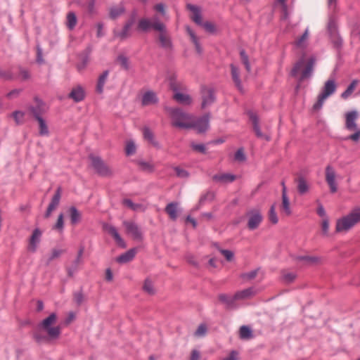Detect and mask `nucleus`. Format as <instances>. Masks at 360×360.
Wrapping results in <instances>:
<instances>
[{
    "label": "nucleus",
    "mask_w": 360,
    "mask_h": 360,
    "mask_svg": "<svg viewBox=\"0 0 360 360\" xmlns=\"http://www.w3.org/2000/svg\"><path fill=\"white\" fill-rule=\"evenodd\" d=\"M207 333V327L204 324L200 325L197 330L195 332V336L196 337H202L205 335Z\"/></svg>",
    "instance_id": "obj_53"
},
{
    "label": "nucleus",
    "mask_w": 360,
    "mask_h": 360,
    "mask_svg": "<svg viewBox=\"0 0 360 360\" xmlns=\"http://www.w3.org/2000/svg\"><path fill=\"white\" fill-rule=\"evenodd\" d=\"M359 117V114L356 110H352L345 114V128L350 131L357 130L358 127L356 120Z\"/></svg>",
    "instance_id": "obj_12"
},
{
    "label": "nucleus",
    "mask_w": 360,
    "mask_h": 360,
    "mask_svg": "<svg viewBox=\"0 0 360 360\" xmlns=\"http://www.w3.org/2000/svg\"><path fill=\"white\" fill-rule=\"evenodd\" d=\"M143 133L144 139H146V141H148L149 143H150L151 144H153L154 146L157 145V143L154 139L153 133L148 128L145 127L143 129Z\"/></svg>",
    "instance_id": "obj_46"
},
{
    "label": "nucleus",
    "mask_w": 360,
    "mask_h": 360,
    "mask_svg": "<svg viewBox=\"0 0 360 360\" xmlns=\"http://www.w3.org/2000/svg\"><path fill=\"white\" fill-rule=\"evenodd\" d=\"M134 23V18L129 19L122 29H115L113 31L114 37L120 40H125L131 36V29Z\"/></svg>",
    "instance_id": "obj_9"
},
{
    "label": "nucleus",
    "mask_w": 360,
    "mask_h": 360,
    "mask_svg": "<svg viewBox=\"0 0 360 360\" xmlns=\"http://www.w3.org/2000/svg\"><path fill=\"white\" fill-rule=\"evenodd\" d=\"M136 146L133 141H128L126 143L125 153L127 155H131L136 152Z\"/></svg>",
    "instance_id": "obj_50"
},
{
    "label": "nucleus",
    "mask_w": 360,
    "mask_h": 360,
    "mask_svg": "<svg viewBox=\"0 0 360 360\" xmlns=\"http://www.w3.org/2000/svg\"><path fill=\"white\" fill-rule=\"evenodd\" d=\"M188 8L192 12L191 19L198 25L202 24V18L198 7L193 5H188Z\"/></svg>",
    "instance_id": "obj_28"
},
{
    "label": "nucleus",
    "mask_w": 360,
    "mask_h": 360,
    "mask_svg": "<svg viewBox=\"0 0 360 360\" xmlns=\"http://www.w3.org/2000/svg\"><path fill=\"white\" fill-rule=\"evenodd\" d=\"M42 232L39 229H35L30 239L28 250L32 252H34L37 248V245L40 242Z\"/></svg>",
    "instance_id": "obj_21"
},
{
    "label": "nucleus",
    "mask_w": 360,
    "mask_h": 360,
    "mask_svg": "<svg viewBox=\"0 0 360 360\" xmlns=\"http://www.w3.org/2000/svg\"><path fill=\"white\" fill-rule=\"evenodd\" d=\"M259 272V269L252 270L250 272L242 274L240 277L245 281H251L254 279Z\"/></svg>",
    "instance_id": "obj_51"
},
{
    "label": "nucleus",
    "mask_w": 360,
    "mask_h": 360,
    "mask_svg": "<svg viewBox=\"0 0 360 360\" xmlns=\"http://www.w3.org/2000/svg\"><path fill=\"white\" fill-rule=\"evenodd\" d=\"M358 83V80H353L352 83L349 84V86L347 87V89L341 94V97L343 99H347L349 96L352 95Z\"/></svg>",
    "instance_id": "obj_39"
},
{
    "label": "nucleus",
    "mask_w": 360,
    "mask_h": 360,
    "mask_svg": "<svg viewBox=\"0 0 360 360\" xmlns=\"http://www.w3.org/2000/svg\"><path fill=\"white\" fill-rule=\"evenodd\" d=\"M209 127V117L205 115L201 118L196 119L194 117V124L192 128L195 129L198 133L205 131Z\"/></svg>",
    "instance_id": "obj_20"
},
{
    "label": "nucleus",
    "mask_w": 360,
    "mask_h": 360,
    "mask_svg": "<svg viewBox=\"0 0 360 360\" xmlns=\"http://www.w3.org/2000/svg\"><path fill=\"white\" fill-rule=\"evenodd\" d=\"M136 254V249H131L124 254L119 256L116 261L119 263L124 264L131 261Z\"/></svg>",
    "instance_id": "obj_24"
},
{
    "label": "nucleus",
    "mask_w": 360,
    "mask_h": 360,
    "mask_svg": "<svg viewBox=\"0 0 360 360\" xmlns=\"http://www.w3.org/2000/svg\"><path fill=\"white\" fill-rule=\"evenodd\" d=\"M124 12V8L123 5L120 4L117 6H112L110 9V17L112 19H115L122 15Z\"/></svg>",
    "instance_id": "obj_36"
},
{
    "label": "nucleus",
    "mask_w": 360,
    "mask_h": 360,
    "mask_svg": "<svg viewBox=\"0 0 360 360\" xmlns=\"http://www.w3.org/2000/svg\"><path fill=\"white\" fill-rule=\"evenodd\" d=\"M25 113L22 111L16 110L14 111L11 116L14 119L16 124H22L25 122Z\"/></svg>",
    "instance_id": "obj_42"
},
{
    "label": "nucleus",
    "mask_w": 360,
    "mask_h": 360,
    "mask_svg": "<svg viewBox=\"0 0 360 360\" xmlns=\"http://www.w3.org/2000/svg\"><path fill=\"white\" fill-rule=\"evenodd\" d=\"M158 101L155 93L148 91L143 95L141 103L143 105H150L155 104Z\"/></svg>",
    "instance_id": "obj_22"
},
{
    "label": "nucleus",
    "mask_w": 360,
    "mask_h": 360,
    "mask_svg": "<svg viewBox=\"0 0 360 360\" xmlns=\"http://www.w3.org/2000/svg\"><path fill=\"white\" fill-rule=\"evenodd\" d=\"M117 62L124 69L128 68V59L124 56H120L117 58Z\"/></svg>",
    "instance_id": "obj_61"
},
{
    "label": "nucleus",
    "mask_w": 360,
    "mask_h": 360,
    "mask_svg": "<svg viewBox=\"0 0 360 360\" xmlns=\"http://www.w3.org/2000/svg\"><path fill=\"white\" fill-rule=\"evenodd\" d=\"M103 229L113 237L116 243L119 246H120L122 248L126 247L125 242L121 238V236H120V234L115 227H114L113 226H112L110 224H105L103 225Z\"/></svg>",
    "instance_id": "obj_17"
},
{
    "label": "nucleus",
    "mask_w": 360,
    "mask_h": 360,
    "mask_svg": "<svg viewBox=\"0 0 360 360\" xmlns=\"http://www.w3.org/2000/svg\"><path fill=\"white\" fill-rule=\"evenodd\" d=\"M231 77L236 86L239 90L242 89L241 80L238 68L233 64L231 65Z\"/></svg>",
    "instance_id": "obj_29"
},
{
    "label": "nucleus",
    "mask_w": 360,
    "mask_h": 360,
    "mask_svg": "<svg viewBox=\"0 0 360 360\" xmlns=\"http://www.w3.org/2000/svg\"><path fill=\"white\" fill-rule=\"evenodd\" d=\"M154 10L160 13L163 17L166 16L165 6L162 3L154 6Z\"/></svg>",
    "instance_id": "obj_58"
},
{
    "label": "nucleus",
    "mask_w": 360,
    "mask_h": 360,
    "mask_svg": "<svg viewBox=\"0 0 360 360\" xmlns=\"http://www.w3.org/2000/svg\"><path fill=\"white\" fill-rule=\"evenodd\" d=\"M236 176L231 174H219L213 176V180L221 183H229L235 181Z\"/></svg>",
    "instance_id": "obj_27"
},
{
    "label": "nucleus",
    "mask_w": 360,
    "mask_h": 360,
    "mask_svg": "<svg viewBox=\"0 0 360 360\" xmlns=\"http://www.w3.org/2000/svg\"><path fill=\"white\" fill-rule=\"evenodd\" d=\"M297 260L300 262H302L303 263V264H305V265L314 264L319 262V259L317 257L309 256V255L298 257Z\"/></svg>",
    "instance_id": "obj_38"
},
{
    "label": "nucleus",
    "mask_w": 360,
    "mask_h": 360,
    "mask_svg": "<svg viewBox=\"0 0 360 360\" xmlns=\"http://www.w3.org/2000/svg\"><path fill=\"white\" fill-rule=\"evenodd\" d=\"M77 24V18L74 13L70 12L67 15V26L69 29H73Z\"/></svg>",
    "instance_id": "obj_47"
},
{
    "label": "nucleus",
    "mask_w": 360,
    "mask_h": 360,
    "mask_svg": "<svg viewBox=\"0 0 360 360\" xmlns=\"http://www.w3.org/2000/svg\"><path fill=\"white\" fill-rule=\"evenodd\" d=\"M169 85L171 89L176 92L173 96V98L176 101L184 105H188L191 103V98L188 95L176 92L181 89V84L177 81L172 79Z\"/></svg>",
    "instance_id": "obj_10"
},
{
    "label": "nucleus",
    "mask_w": 360,
    "mask_h": 360,
    "mask_svg": "<svg viewBox=\"0 0 360 360\" xmlns=\"http://www.w3.org/2000/svg\"><path fill=\"white\" fill-rule=\"evenodd\" d=\"M219 252L221 253V255L226 258V259L229 262H231L233 260L234 254L232 251L229 250H222L220 249Z\"/></svg>",
    "instance_id": "obj_54"
},
{
    "label": "nucleus",
    "mask_w": 360,
    "mask_h": 360,
    "mask_svg": "<svg viewBox=\"0 0 360 360\" xmlns=\"http://www.w3.org/2000/svg\"><path fill=\"white\" fill-rule=\"evenodd\" d=\"M360 222V207L353 209L348 214L336 221L335 231L347 233Z\"/></svg>",
    "instance_id": "obj_3"
},
{
    "label": "nucleus",
    "mask_w": 360,
    "mask_h": 360,
    "mask_svg": "<svg viewBox=\"0 0 360 360\" xmlns=\"http://www.w3.org/2000/svg\"><path fill=\"white\" fill-rule=\"evenodd\" d=\"M235 160L239 162L244 161L245 156L243 149H238L235 154Z\"/></svg>",
    "instance_id": "obj_62"
},
{
    "label": "nucleus",
    "mask_w": 360,
    "mask_h": 360,
    "mask_svg": "<svg viewBox=\"0 0 360 360\" xmlns=\"http://www.w3.org/2000/svg\"><path fill=\"white\" fill-rule=\"evenodd\" d=\"M64 226L63 214L61 213L58 215L57 221L53 229L62 232Z\"/></svg>",
    "instance_id": "obj_52"
},
{
    "label": "nucleus",
    "mask_w": 360,
    "mask_h": 360,
    "mask_svg": "<svg viewBox=\"0 0 360 360\" xmlns=\"http://www.w3.org/2000/svg\"><path fill=\"white\" fill-rule=\"evenodd\" d=\"M255 294L252 288H249L237 292L233 296V300H245L251 297Z\"/></svg>",
    "instance_id": "obj_25"
},
{
    "label": "nucleus",
    "mask_w": 360,
    "mask_h": 360,
    "mask_svg": "<svg viewBox=\"0 0 360 360\" xmlns=\"http://www.w3.org/2000/svg\"><path fill=\"white\" fill-rule=\"evenodd\" d=\"M143 289L144 292H146V293H148L149 295H153V294H155V288L153 287V282L148 278L145 280L143 285Z\"/></svg>",
    "instance_id": "obj_45"
},
{
    "label": "nucleus",
    "mask_w": 360,
    "mask_h": 360,
    "mask_svg": "<svg viewBox=\"0 0 360 360\" xmlns=\"http://www.w3.org/2000/svg\"><path fill=\"white\" fill-rule=\"evenodd\" d=\"M70 97L75 102H79L84 98V91L81 86H77L72 89Z\"/></svg>",
    "instance_id": "obj_26"
},
{
    "label": "nucleus",
    "mask_w": 360,
    "mask_h": 360,
    "mask_svg": "<svg viewBox=\"0 0 360 360\" xmlns=\"http://www.w3.org/2000/svg\"><path fill=\"white\" fill-rule=\"evenodd\" d=\"M62 189L60 187H58L56 191V193L53 196L51 202L49 203L46 212L44 214L45 218H49L51 213L57 208L59 205L60 200L61 198Z\"/></svg>",
    "instance_id": "obj_14"
},
{
    "label": "nucleus",
    "mask_w": 360,
    "mask_h": 360,
    "mask_svg": "<svg viewBox=\"0 0 360 360\" xmlns=\"http://www.w3.org/2000/svg\"><path fill=\"white\" fill-rule=\"evenodd\" d=\"M309 38V31L307 29L304 34L295 41V45L299 48H304L307 45V41Z\"/></svg>",
    "instance_id": "obj_44"
},
{
    "label": "nucleus",
    "mask_w": 360,
    "mask_h": 360,
    "mask_svg": "<svg viewBox=\"0 0 360 360\" xmlns=\"http://www.w3.org/2000/svg\"><path fill=\"white\" fill-rule=\"evenodd\" d=\"M173 169L176 172V176L179 178L186 179L189 176V173L180 167H174Z\"/></svg>",
    "instance_id": "obj_48"
},
{
    "label": "nucleus",
    "mask_w": 360,
    "mask_h": 360,
    "mask_svg": "<svg viewBox=\"0 0 360 360\" xmlns=\"http://www.w3.org/2000/svg\"><path fill=\"white\" fill-rule=\"evenodd\" d=\"M36 120L39 124V134L41 136H47L49 134V129L45 120L41 117V116H39L37 113Z\"/></svg>",
    "instance_id": "obj_33"
},
{
    "label": "nucleus",
    "mask_w": 360,
    "mask_h": 360,
    "mask_svg": "<svg viewBox=\"0 0 360 360\" xmlns=\"http://www.w3.org/2000/svg\"><path fill=\"white\" fill-rule=\"evenodd\" d=\"M354 131V133L350 135L347 139L354 141H358L360 139V128Z\"/></svg>",
    "instance_id": "obj_63"
},
{
    "label": "nucleus",
    "mask_w": 360,
    "mask_h": 360,
    "mask_svg": "<svg viewBox=\"0 0 360 360\" xmlns=\"http://www.w3.org/2000/svg\"><path fill=\"white\" fill-rule=\"evenodd\" d=\"M321 230L322 233L325 236L328 235V230H329V222L327 218H324L321 223Z\"/></svg>",
    "instance_id": "obj_59"
},
{
    "label": "nucleus",
    "mask_w": 360,
    "mask_h": 360,
    "mask_svg": "<svg viewBox=\"0 0 360 360\" xmlns=\"http://www.w3.org/2000/svg\"><path fill=\"white\" fill-rule=\"evenodd\" d=\"M28 110L36 119V113L41 116L45 112L44 105L41 101H37V106H30Z\"/></svg>",
    "instance_id": "obj_32"
},
{
    "label": "nucleus",
    "mask_w": 360,
    "mask_h": 360,
    "mask_svg": "<svg viewBox=\"0 0 360 360\" xmlns=\"http://www.w3.org/2000/svg\"><path fill=\"white\" fill-rule=\"evenodd\" d=\"M165 212L172 220L175 221L178 217V204L176 202L169 203L165 207Z\"/></svg>",
    "instance_id": "obj_23"
},
{
    "label": "nucleus",
    "mask_w": 360,
    "mask_h": 360,
    "mask_svg": "<svg viewBox=\"0 0 360 360\" xmlns=\"http://www.w3.org/2000/svg\"><path fill=\"white\" fill-rule=\"evenodd\" d=\"M65 252L64 250L54 248L51 250L47 259V264H49L53 260L59 258L62 254Z\"/></svg>",
    "instance_id": "obj_43"
},
{
    "label": "nucleus",
    "mask_w": 360,
    "mask_h": 360,
    "mask_svg": "<svg viewBox=\"0 0 360 360\" xmlns=\"http://www.w3.org/2000/svg\"><path fill=\"white\" fill-rule=\"evenodd\" d=\"M70 221L72 225L78 224L82 218L81 213L75 207H71L69 210Z\"/></svg>",
    "instance_id": "obj_35"
},
{
    "label": "nucleus",
    "mask_w": 360,
    "mask_h": 360,
    "mask_svg": "<svg viewBox=\"0 0 360 360\" xmlns=\"http://www.w3.org/2000/svg\"><path fill=\"white\" fill-rule=\"evenodd\" d=\"M89 62V59L88 57H84L82 60L77 64V68L79 72H82L86 68L88 63Z\"/></svg>",
    "instance_id": "obj_55"
},
{
    "label": "nucleus",
    "mask_w": 360,
    "mask_h": 360,
    "mask_svg": "<svg viewBox=\"0 0 360 360\" xmlns=\"http://www.w3.org/2000/svg\"><path fill=\"white\" fill-rule=\"evenodd\" d=\"M159 32L158 40L160 44V46L167 50L171 49L172 48V41L171 39L166 30V27L163 23V29L162 30H157Z\"/></svg>",
    "instance_id": "obj_15"
},
{
    "label": "nucleus",
    "mask_w": 360,
    "mask_h": 360,
    "mask_svg": "<svg viewBox=\"0 0 360 360\" xmlns=\"http://www.w3.org/2000/svg\"><path fill=\"white\" fill-rule=\"evenodd\" d=\"M326 181L330 187L331 193H335L338 191L337 184L335 182L336 174L335 169L330 166L328 165L326 167Z\"/></svg>",
    "instance_id": "obj_13"
},
{
    "label": "nucleus",
    "mask_w": 360,
    "mask_h": 360,
    "mask_svg": "<svg viewBox=\"0 0 360 360\" xmlns=\"http://www.w3.org/2000/svg\"><path fill=\"white\" fill-rule=\"evenodd\" d=\"M200 25H202L205 30L209 32H214L215 31L214 25L210 22H202Z\"/></svg>",
    "instance_id": "obj_60"
},
{
    "label": "nucleus",
    "mask_w": 360,
    "mask_h": 360,
    "mask_svg": "<svg viewBox=\"0 0 360 360\" xmlns=\"http://www.w3.org/2000/svg\"><path fill=\"white\" fill-rule=\"evenodd\" d=\"M248 114L250 121L252 122L253 130H254L256 136L259 138H262V139L269 140V137L267 136H266L265 134H264L259 128V118H258L257 114L252 111L248 112Z\"/></svg>",
    "instance_id": "obj_16"
},
{
    "label": "nucleus",
    "mask_w": 360,
    "mask_h": 360,
    "mask_svg": "<svg viewBox=\"0 0 360 360\" xmlns=\"http://www.w3.org/2000/svg\"><path fill=\"white\" fill-rule=\"evenodd\" d=\"M248 219L247 226L250 230L257 229L263 220V217L259 210L253 209L246 213Z\"/></svg>",
    "instance_id": "obj_8"
},
{
    "label": "nucleus",
    "mask_w": 360,
    "mask_h": 360,
    "mask_svg": "<svg viewBox=\"0 0 360 360\" xmlns=\"http://www.w3.org/2000/svg\"><path fill=\"white\" fill-rule=\"evenodd\" d=\"M315 61L314 57L306 58L305 56H303L295 64L291 75L293 77H298L300 82L309 78L312 73Z\"/></svg>",
    "instance_id": "obj_2"
},
{
    "label": "nucleus",
    "mask_w": 360,
    "mask_h": 360,
    "mask_svg": "<svg viewBox=\"0 0 360 360\" xmlns=\"http://www.w3.org/2000/svg\"><path fill=\"white\" fill-rule=\"evenodd\" d=\"M224 360H238V352L235 350L231 351Z\"/></svg>",
    "instance_id": "obj_64"
},
{
    "label": "nucleus",
    "mask_w": 360,
    "mask_h": 360,
    "mask_svg": "<svg viewBox=\"0 0 360 360\" xmlns=\"http://www.w3.org/2000/svg\"><path fill=\"white\" fill-rule=\"evenodd\" d=\"M337 89V85L335 83V79H328L322 89L321 92L318 96L317 101L314 105V108L315 110H319L324 101L332 94H333Z\"/></svg>",
    "instance_id": "obj_5"
},
{
    "label": "nucleus",
    "mask_w": 360,
    "mask_h": 360,
    "mask_svg": "<svg viewBox=\"0 0 360 360\" xmlns=\"http://www.w3.org/2000/svg\"><path fill=\"white\" fill-rule=\"evenodd\" d=\"M297 278V274L295 272L289 271H283L282 272L283 281L286 283H292Z\"/></svg>",
    "instance_id": "obj_40"
},
{
    "label": "nucleus",
    "mask_w": 360,
    "mask_h": 360,
    "mask_svg": "<svg viewBox=\"0 0 360 360\" xmlns=\"http://www.w3.org/2000/svg\"><path fill=\"white\" fill-rule=\"evenodd\" d=\"M240 58H241V60H242L243 63L244 64L247 71L250 72V66L249 64L248 58V56L245 54V51H240Z\"/></svg>",
    "instance_id": "obj_56"
},
{
    "label": "nucleus",
    "mask_w": 360,
    "mask_h": 360,
    "mask_svg": "<svg viewBox=\"0 0 360 360\" xmlns=\"http://www.w3.org/2000/svg\"><path fill=\"white\" fill-rule=\"evenodd\" d=\"M153 28L154 30H162L163 29V23L160 22L158 15H154L151 20L143 18L138 22L137 30L141 32H147L149 29Z\"/></svg>",
    "instance_id": "obj_6"
},
{
    "label": "nucleus",
    "mask_w": 360,
    "mask_h": 360,
    "mask_svg": "<svg viewBox=\"0 0 360 360\" xmlns=\"http://www.w3.org/2000/svg\"><path fill=\"white\" fill-rule=\"evenodd\" d=\"M57 321V315L51 314L37 326L34 332V338L38 343L49 342L58 339L61 333V328L54 326Z\"/></svg>",
    "instance_id": "obj_1"
},
{
    "label": "nucleus",
    "mask_w": 360,
    "mask_h": 360,
    "mask_svg": "<svg viewBox=\"0 0 360 360\" xmlns=\"http://www.w3.org/2000/svg\"><path fill=\"white\" fill-rule=\"evenodd\" d=\"M239 337L241 340H248L253 338L252 330L249 326H242L239 329Z\"/></svg>",
    "instance_id": "obj_30"
},
{
    "label": "nucleus",
    "mask_w": 360,
    "mask_h": 360,
    "mask_svg": "<svg viewBox=\"0 0 360 360\" xmlns=\"http://www.w3.org/2000/svg\"><path fill=\"white\" fill-rule=\"evenodd\" d=\"M172 124L180 129H191L194 124V117L178 108L169 109Z\"/></svg>",
    "instance_id": "obj_4"
},
{
    "label": "nucleus",
    "mask_w": 360,
    "mask_h": 360,
    "mask_svg": "<svg viewBox=\"0 0 360 360\" xmlns=\"http://www.w3.org/2000/svg\"><path fill=\"white\" fill-rule=\"evenodd\" d=\"M89 158L91 161L93 167L100 175L103 176H110L113 174V170L108 165L104 163L99 157L91 155L89 156Z\"/></svg>",
    "instance_id": "obj_7"
},
{
    "label": "nucleus",
    "mask_w": 360,
    "mask_h": 360,
    "mask_svg": "<svg viewBox=\"0 0 360 360\" xmlns=\"http://www.w3.org/2000/svg\"><path fill=\"white\" fill-rule=\"evenodd\" d=\"M123 226L126 229V232L127 234H129L135 239H139L141 238V231L139 228L133 221H124Z\"/></svg>",
    "instance_id": "obj_19"
},
{
    "label": "nucleus",
    "mask_w": 360,
    "mask_h": 360,
    "mask_svg": "<svg viewBox=\"0 0 360 360\" xmlns=\"http://www.w3.org/2000/svg\"><path fill=\"white\" fill-rule=\"evenodd\" d=\"M281 212L285 216H290L291 214V209L290 205V200L288 198H282V203L281 205Z\"/></svg>",
    "instance_id": "obj_37"
},
{
    "label": "nucleus",
    "mask_w": 360,
    "mask_h": 360,
    "mask_svg": "<svg viewBox=\"0 0 360 360\" xmlns=\"http://www.w3.org/2000/svg\"><path fill=\"white\" fill-rule=\"evenodd\" d=\"M269 221L273 223L274 224H276L278 223V217L276 212V205L274 204L271 205L269 213Z\"/></svg>",
    "instance_id": "obj_49"
},
{
    "label": "nucleus",
    "mask_w": 360,
    "mask_h": 360,
    "mask_svg": "<svg viewBox=\"0 0 360 360\" xmlns=\"http://www.w3.org/2000/svg\"><path fill=\"white\" fill-rule=\"evenodd\" d=\"M187 33L188 34L191 41L193 43L195 47V50L198 53L200 54L202 53V48L198 41V38L194 33V32L188 27H186Z\"/></svg>",
    "instance_id": "obj_34"
},
{
    "label": "nucleus",
    "mask_w": 360,
    "mask_h": 360,
    "mask_svg": "<svg viewBox=\"0 0 360 360\" xmlns=\"http://www.w3.org/2000/svg\"><path fill=\"white\" fill-rule=\"evenodd\" d=\"M137 164L139 168L143 172H153L155 169L154 165L149 162L139 161Z\"/></svg>",
    "instance_id": "obj_41"
},
{
    "label": "nucleus",
    "mask_w": 360,
    "mask_h": 360,
    "mask_svg": "<svg viewBox=\"0 0 360 360\" xmlns=\"http://www.w3.org/2000/svg\"><path fill=\"white\" fill-rule=\"evenodd\" d=\"M108 75L109 72L108 70H105L99 76L96 85V91L98 94L103 93V87L107 81Z\"/></svg>",
    "instance_id": "obj_31"
},
{
    "label": "nucleus",
    "mask_w": 360,
    "mask_h": 360,
    "mask_svg": "<svg viewBox=\"0 0 360 360\" xmlns=\"http://www.w3.org/2000/svg\"><path fill=\"white\" fill-rule=\"evenodd\" d=\"M295 182L297 184V189L300 195H304L309 191L310 185L304 176L298 175L295 179Z\"/></svg>",
    "instance_id": "obj_18"
},
{
    "label": "nucleus",
    "mask_w": 360,
    "mask_h": 360,
    "mask_svg": "<svg viewBox=\"0 0 360 360\" xmlns=\"http://www.w3.org/2000/svg\"><path fill=\"white\" fill-rule=\"evenodd\" d=\"M202 108H205L212 104L215 101L213 89L210 87L202 86L201 88Z\"/></svg>",
    "instance_id": "obj_11"
},
{
    "label": "nucleus",
    "mask_w": 360,
    "mask_h": 360,
    "mask_svg": "<svg viewBox=\"0 0 360 360\" xmlns=\"http://www.w3.org/2000/svg\"><path fill=\"white\" fill-rule=\"evenodd\" d=\"M123 205L132 210H136L140 205L134 204L131 200L129 199H124L122 202Z\"/></svg>",
    "instance_id": "obj_57"
}]
</instances>
